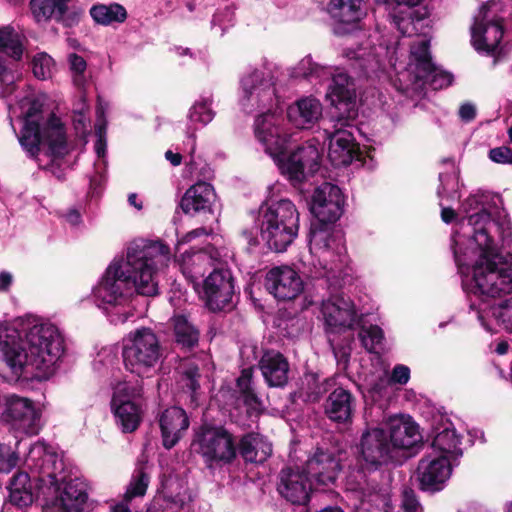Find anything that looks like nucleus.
<instances>
[{
    "label": "nucleus",
    "mask_w": 512,
    "mask_h": 512,
    "mask_svg": "<svg viewBox=\"0 0 512 512\" xmlns=\"http://www.w3.org/2000/svg\"><path fill=\"white\" fill-rule=\"evenodd\" d=\"M1 418L10 427L26 435L40 430L41 409L30 399L17 395L7 396L0 406Z\"/></svg>",
    "instance_id": "13"
},
{
    "label": "nucleus",
    "mask_w": 512,
    "mask_h": 512,
    "mask_svg": "<svg viewBox=\"0 0 512 512\" xmlns=\"http://www.w3.org/2000/svg\"><path fill=\"white\" fill-rule=\"evenodd\" d=\"M26 464L42 474L41 481L44 483L51 478L55 479L56 471L62 468L57 454L43 442H36L30 447Z\"/></svg>",
    "instance_id": "29"
},
{
    "label": "nucleus",
    "mask_w": 512,
    "mask_h": 512,
    "mask_svg": "<svg viewBox=\"0 0 512 512\" xmlns=\"http://www.w3.org/2000/svg\"><path fill=\"white\" fill-rule=\"evenodd\" d=\"M149 484V476L144 469H139L132 476L131 482L124 495L125 501H131L135 497H142L145 495Z\"/></svg>",
    "instance_id": "45"
},
{
    "label": "nucleus",
    "mask_w": 512,
    "mask_h": 512,
    "mask_svg": "<svg viewBox=\"0 0 512 512\" xmlns=\"http://www.w3.org/2000/svg\"><path fill=\"white\" fill-rule=\"evenodd\" d=\"M359 337L363 346L370 352L376 351L383 341V331L378 326L362 328Z\"/></svg>",
    "instance_id": "47"
},
{
    "label": "nucleus",
    "mask_w": 512,
    "mask_h": 512,
    "mask_svg": "<svg viewBox=\"0 0 512 512\" xmlns=\"http://www.w3.org/2000/svg\"><path fill=\"white\" fill-rule=\"evenodd\" d=\"M334 356L337 360L338 365L342 366V368H346L349 357H350V348L349 347H341L334 348Z\"/></svg>",
    "instance_id": "64"
},
{
    "label": "nucleus",
    "mask_w": 512,
    "mask_h": 512,
    "mask_svg": "<svg viewBox=\"0 0 512 512\" xmlns=\"http://www.w3.org/2000/svg\"><path fill=\"white\" fill-rule=\"evenodd\" d=\"M253 369L246 368L241 372L240 377L237 379V387L241 394L252 391L251 389V379H252Z\"/></svg>",
    "instance_id": "61"
},
{
    "label": "nucleus",
    "mask_w": 512,
    "mask_h": 512,
    "mask_svg": "<svg viewBox=\"0 0 512 512\" xmlns=\"http://www.w3.org/2000/svg\"><path fill=\"white\" fill-rule=\"evenodd\" d=\"M14 80L15 76L11 68H9L6 62L0 58V84L5 86L2 91L4 95H10L13 92Z\"/></svg>",
    "instance_id": "52"
},
{
    "label": "nucleus",
    "mask_w": 512,
    "mask_h": 512,
    "mask_svg": "<svg viewBox=\"0 0 512 512\" xmlns=\"http://www.w3.org/2000/svg\"><path fill=\"white\" fill-rule=\"evenodd\" d=\"M238 101L247 113L263 111L255 119L254 134L284 175L293 182H301L317 171L320 153L315 144L306 143L285 155L287 139L280 127L282 120L272 112L279 105V97L270 73L259 69L246 72L240 79Z\"/></svg>",
    "instance_id": "2"
},
{
    "label": "nucleus",
    "mask_w": 512,
    "mask_h": 512,
    "mask_svg": "<svg viewBox=\"0 0 512 512\" xmlns=\"http://www.w3.org/2000/svg\"><path fill=\"white\" fill-rule=\"evenodd\" d=\"M70 0H31V10L37 22L55 19L65 25H71L67 3Z\"/></svg>",
    "instance_id": "35"
},
{
    "label": "nucleus",
    "mask_w": 512,
    "mask_h": 512,
    "mask_svg": "<svg viewBox=\"0 0 512 512\" xmlns=\"http://www.w3.org/2000/svg\"><path fill=\"white\" fill-rule=\"evenodd\" d=\"M498 2L484 4L474 17L471 26V43L479 53L492 54L503 38V24L496 14Z\"/></svg>",
    "instance_id": "12"
},
{
    "label": "nucleus",
    "mask_w": 512,
    "mask_h": 512,
    "mask_svg": "<svg viewBox=\"0 0 512 512\" xmlns=\"http://www.w3.org/2000/svg\"><path fill=\"white\" fill-rule=\"evenodd\" d=\"M22 120L18 140L28 155L36 156L41 145H46L55 157L67 154L66 133L61 120L54 115L45 119L38 102H29Z\"/></svg>",
    "instance_id": "5"
},
{
    "label": "nucleus",
    "mask_w": 512,
    "mask_h": 512,
    "mask_svg": "<svg viewBox=\"0 0 512 512\" xmlns=\"http://www.w3.org/2000/svg\"><path fill=\"white\" fill-rule=\"evenodd\" d=\"M483 195L466 199V220L459 223L454 242V256L462 275L468 282L470 310L487 331L494 330L492 321L512 331V296L496 302V298L512 292V254L498 253L493 234L499 232L502 242L511 237V224L507 219L496 222L486 212Z\"/></svg>",
    "instance_id": "1"
},
{
    "label": "nucleus",
    "mask_w": 512,
    "mask_h": 512,
    "mask_svg": "<svg viewBox=\"0 0 512 512\" xmlns=\"http://www.w3.org/2000/svg\"><path fill=\"white\" fill-rule=\"evenodd\" d=\"M416 80H422L429 83L433 89H442L452 83L453 77L451 74L436 68L432 64V70L427 77H415Z\"/></svg>",
    "instance_id": "50"
},
{
    "label": "nucleus",
    "mask_w": 512,
    "mask_h": 512,
    "mask_svg": "<svg viewBox=\"0 0 512 512\" xmlns=\"http://www.w3.org/2000/svg\"><path fill=\"white\" fill-rule=\"evenodd\" d=\"M402 508L404 512H422V507L412 490H404Z\"/></svg>",
    "instance_id": "56"
},
{
    "label": "nucleus",
    "mask_w": 512,
    "mask_h": 512,
    "mask_svg": "<svg viewBox=\"0 0 512 512\" xmlns=\"http://www.w3.org/2000/svg\"><path fill=\"white\" fill-rule=\"evenodd\" d=\"M162 356V346L151 328L131 331L123 339L122 357L125 368L139 377H149Z\"/></svg>",
    "instance_id": "8"
},
{
    "label": "nucleus",
    "mask_w": 512,
    "mask_h": 512,
    "mask_svg": "<svg viewBox=\"0 0 512 512\" xmlns=\"http://www.w3.org/2000/svg\"><path fill=\"white\" fill-rule=\"evenodd\" d=\"M63 353L58 328L38 316L20 317L12 327L0 322V355L14 374L30 368L48 377Z\"/></svg>",
    "instance_id": "4"
},
{
    "label": "nucleus",
    "mask_w": 512,
    "mask_h": 512,
    "mask_svg": "<svg viewBox=\"0 0 512 512\" xmlns=\"http://www.w3.org/2000/svg\"><path fill=\"white\" fill-rule=\"evenodd\" d=\"M211 233H212V231L208 230L206 228H203V227L196 228V229L186 233L178 240L177 249H179V247L181 245L192 243L193 241H195L198 238L210 236Z\"/></svg>",
    "instance_id": "58"
},
{
    "label": "nucleus",
    "mask_w": 512,
    "mask_h": 512,
    "mask_svg": "<svg viewBox=\"0 0 512 512\" xmlns=\"http://www.w3.org/2000/svg\"><path fill=\"white\" fill-rule=\"evenodd\" d=\"M429 45L430 40L423 36L411 46L409 69L415 72V77H427L432 70Z\"/></svg>",
    "instance_id": "36"
},
{
    "label": "nucleus",
    "mask_w": 512,
    "mask_h": 512,
    "mask_svg": "<svg viewBox=\"0 0 512 512\" xmlns=\"http://www.w3.org/2000/svg\"><path fill=\"white\" fill-rule=\"evenodd\" d=\"M259 367L264 379L270 387H282L287 383L289 364L277 351H266Z\"/></svg>",
    "instance_id": "32"
},
{
    "label": "nucleus",
    "mask_w": 512,
    "mask_h": 512,
    "mask_svg": "<svg viewBox=\"0 0 512 512\" xmlns=\"http://www.w3.org/2000/svg\"><path fill=\"white\" fill-rule=\"evenodd\" d=\"M341 469L340 460L331 452L317 449L306 462L305 472L319 485L335 481Z\"/></svg>",
    "instance_id": "27"
},
{
    "label": "nucleus",
    "mask_w": 512,
    "mask_h": 512,
    "mask_svg": "<svg viewBox=\"0 0 512 512\" xmlns=\"http://www.w3.org/2000/svg\"><path fill=\"white\" fill-rule=\"evenodd\" d=\"M327 9L335 20L333 30L337 35L355 30L358 22L365 16L362 0H332Z\"/></svg>",
    "instance_id": "23"
},
{
    "label": "nucleus",
    "mask_w": 512,
    "mask_h": 512,
    "mask_svg": "<svg viewBox=\"0 0 512 512\" xmlns=\"http://www.w3.org/2000/svg\"><path fill=\"white\" fill-rule=\"evenodd\" d=\"M307 383L315 386L314 389L307 392V400L316 401L320 398V396L326 392V387L323 384H319L317 382V378L314 375H310L306 377Z\"/></svg>",
    "instance_id": "62"
},
{
    "label": "nucleus",
    "mask_w": 512,
    "mask_h": 512,
    "mask_svg": "<svg viewBox=\"0 0 512 512\" xmlns=\"http://www.w3.org/2000/svg\"><path fill=\"white\" fill-rule=\"evenodd\" d=\"M8 490L10 502L15 506L27 507L33 503L32 484L27 473H16L9 483Z\"/></svg>",
    "instance_id": "37"
},
{
    "label": "nucleus",
    "mask_w": 512,
    "mask_h": 512,
    "mask_svg": "<svg viewBox=\"0 0 512 512\" xmlns=\"http://www.w3.org/2000/svg\"><path fill=\"white\" fill-rule=\"evenodd\" d=\"M239 451L246 462L263 463L272 454V444L264 436L251 433L242 437Z\"/></svg>",
    "instance_id": "34"
},
{
    "label": "nucleus",
    "mask_w": 512,
    "mask_h": 512,
    "mask_svg": "<svg viewBox=\"0 0 512 512\" xmlns=\"http://www.w3.org/2000/svg\"><path fill=\"white\" fill-rule=\"evenodd\" d=\"M169 261V248L159 241L130 242L125 256L115 258L93 287L96 304L104 310L123 306L133 289L141 295H157L159 272Z\"/></svg>",
    "instance_id": "3"
},
{
    "label": "nucleus",
    "mask_w": 512,
    "mask_h": 512,
    "mask_svg": "<svg viewBox=\"0 0 512 512\" xmlns=\"http://www.w3.org/2000/svg\"><path fill=\"white\" fill-rule=\"evenodd\" d=\"M81 103L78 108L74 110L73 124L75 130L80 135H85L89 131L90 121L86 117L85 112L88 110V106L85 103L84 95H80Z\"/></svg>",
    "instance_id": "51"
},
{
    "label": "nucleus",
    "mask_w": 512,
    "mask_h": 512,
    "mask_svg": "<svg viewBox=\"0 0 512 512\" xmlns=\"http://www.w3.org/2000/svg\"><path fill=\"white\" fill-rule=\"evenodd\" d=\"M19 462V456L10 445L0 442V473H9Z\"/></svg>",
    "instance_id": "49"
},
{
    "label": "nucleus",
    "mask_w": 512,
    "mask_h": 512,
    "mask_svg": "<svg viewBox=\"0 0 512 512\" xmlns=\"http://www.w3.org/2000/svg\"><path fill=\"white\" fill-rule=\"evenodd\" d=\"M359 454L365 464L373 468L387 464L395 457L387 434L380 428H370L363 432Z\"/></svg>",
    "instance_id": "18"
},
{
    "label": "nucleus",
    "mask_w": 512,
    "mask_h": 512,
    "mask_svg": "<svg viewBox=\"0 0 512 512\" xmlns=\"http://www.w3.org/2000/svg\"><path fill=\"white\" fill-rule=\"evenodd\" d=\"M234 285L228 270H214L204 280L202 298L212 311L224 309L232 300Z\"/></svg>",
    "instance_id": "21"
},
{
    "label": "nucleus",
    "mask_w": 512,
    "mask_h": 512,
    "mask_svg": "<svg viewBox=\"0 0 512 512\" xmlns=\"http://www.w3.org/2000/svg\"><path fill=\"white\" fill-rule=\"evenodd\" d=\"M142 387L137 383L119 382L114 387L111 410L116 425L123 433H132L142 422L144 410L141 403Z\"/></svg>",
    "instance_id": "10"
},
{
    "label": "nucleus",
    "mask_w": 512,
    "mask_h": 512,
    "mask_svg": "<svg viewBox=\"0 0 512 512\" xmlns=\"http://www.w3.org/2000/svg\"><path fill=\"white\" fill-rule=\"evenodd\" d=\"M312 484L309 475L299 469H283L280 473L278 491L282 497L295 505H304L307 503Z\"/></svg>",
    "instance_id": "22"
},
{
    "label": "nucleus",
    "mask_w": 512,
    "mask_h": 512,
    "mask_svg": "<svg viewBox=\"0 0 512 512\" xmlns=\"http://www.w3.org/2000/svg\"><path fill=\"white\" fill-rule=\"evenodd\" d=\"M191 449L203 458L208 467L230 464L237 455L232 434L222 426L208 424L195 431Z\"/></svg>",
    "instance_id": "9"
},
{
    "label": "nucleus",
    "mask_w": 512,
    "mask_h": 512,
    "mask_svg": "<svg viewBox=\"0 0 512 512\" xmlns=\"http://www.w3.org/2000/svg\"><path fill=\"white\" fill-rule=\"evenodd\" d=\"M326 97L338 113L335 119L354 120L357 117L355 87L349 76L343 71L333 73Z\"/></svg>",
    "instance_id": "16"
},
{
    "label": "nucleus",
    "mask_w": 512,
    "mask_h": 512,
    "mask_svg": "<svg viewBox=\"0 0 512 512\" xmlns=\"http://www.w3.org/2000/svg\"><path fill=\"white\" fill-rule=\"evenodd\" d=\"M440 186L437 190L438 197L455 199L458 197L459 179L458 172L453 163H449L445 172L439 174Z\"/></svg>",
    "instance_id": "42"
},
{
    "label": "nucleus",
    "mask_w": 512,
    "mask_h": 512,
    "mask_svg": "<svg viewBox=\"0 0 512 512\" xmlns=\"http://www.w3.org/2000/svg\"><path fill=\"white\" fill-rule=\"evenodd\" d=\"M90 15L97 24L103 26L123 23L127 19L126 9L118 3L94 5L90 9Z\"/></svg>",
    "instance_id": "39"
},
{
    "label": "nucleus",
    "mask_w": 512,
    "mask_h": 512,
    "mask_svg": "<svg viewBox=\"0 0 512 512\" xmlns=\"http://www.w3.org/2000/svg\"><path fill=\"white\" fill-rule=\"evenodd\" d=\"M294 77L307 78L310 81L325 80L331 75V68L320 66L312 61L310 57L303 58L293 70Z\"/></svg>",
    "instance_id": "41"
},
{
    "label": "nucleus",
    "mask_w": 512,
    "mask_h": 512,
    "mask_svg": "<svg viewBox=\"0 0 512 512\" xmlns=\"http://www.w3.org/2000/svg\"><path fill=\"white\" fill-rule=\"evenodd\" d=\"M321 315L326 327L331 332L350 329L357 319L354 303L344 295H332L323 300Z\"/></svg>",
    "instance_id": "17"
},
{
    "label": "nucleus",
    "mask_w": 512,
    "mask_h": 512,
    "mask_svg": "<svg viewBox=\"0 0 512 512\" xmlns=\"http://www.w3.org/2000/svg\"><path fill=\"white\" fill-rule=\"evenodd\" d=\"M212 98L205 97L197 100L190 109L189 119L192 123L207 125L214 118V111L211 108Z\"/></svg>",
    "instance_id": "43"
},
{
    "label": "nucleus",
    "mask_w": 512,
    "mask_h": 512,
    "mask_svg": "<svg viewBox=\"0 0 512 512\" xmlns=\"http://www.w3.org/2000/svg\"><path fill=\"white\" fill-rule=\"evenodd\" d=\"M45 484L53 488L55 496L46 500L44 512H89L87 485L83 480H65L57 474Z\"/></svg>",
    "instance_id": "11"
},
{
    "label": "nucleus",
    "mask_w": 512,
    "mask_h": 512,
    "mask_svg": "<svg viewBox=\"0 0 512 512\" xmlns=\"http://www.w3.org/2000/svg\"><path fill=\"white\" fill-rule=\"evenodd\" d=\"M429 451L457 463L463 454L461 437L451 423L436 429Z\"/></svg>",
    "instance_id": "30"
},
{
    "label": "nucleus",
    "mask_w": 512,
    "mask_h": 512,
    "mask_svg": "<svg viewBox=\"0 0 512 512\" xmlns=\"http://www.w3.org/2000/svg\"><path fill=\"white\" fill-rule=\"evenodd\" d=\"M456 465L445 457H441L430 451L419 461L417 468L418 480L424 490H441L452 474Z\"/></svg>",
    "instance_id": "20"
},
{
    "label": "nucleus",
    "mask_w": 512,
    "mask_h": 512,
    "mask_svg": "<svg viewBox=\"0 0 512 512\" xmlns=\"http://www.w3.org/2000/svg\"><path fill=\"white\" fill-rule=\"evenodd\" d=\"M354 398L348 390L335 389L327 398L325 413L329 419L338 423L351 421Z\"/></svg>",
    "instance_id": "33"
},
{
    "label": "nucleus",
    "mask_w": 512,
    "mask_h": 512,
    "mask_svg": "<svg viewBox=\"0 0 512 512\" xmlns=\"http://www.w3.org/2000/svg\"><path fill=\"white\" fill-rule=\"evenodd\" d=\"M351 121L335 119L332 130L325 129L329 141L328 158L334 166L349 165L358 155V145L348 129Z\"/></svg>",
    "instance_id": "14"
},
{
    "label": "nucleus",
    "mask_w": 512,
    "mask_h": 512,
    "mask_svg": "<svg viewBox=\"0 0 512 512\" xmlns=\"http://www.w3.org/2000/svg\"><path fill=\"white\" fill-rule=\"evenodd\" d=\"M389 442L394 453L400 449H410L421 440L418 426L411 417L394 415L388 418Z\"/></svg>",
    "instance_id": "26"
},
{
    "label": "nucleus",
    "mask_w": 512,
    "mask_h": 512,
    "mask_svg": "<svg viewBox=\"0 0 512 512\" xmlns=\"http://www.w3.org/2000/svg\"><path fill=\"white\" fill-rule=\"evenodd\" d=\"M310 261L314 277H340L346 263L343 234L326 224H312L309 239Z\"/></svg>",
    "instance_id": "7"
},
{
    "label": "nucleus",
    "mask_w": 512,
    "mask_h": 512,
    "mask_svg": "<svg viewBox=\"0 0 512 512\" xmlns=\"http://www.w3.org/2000/svg\"><path fill=\"white\" fill-rule=\"evenodd\" d=\"M409 379L410 369L405 365H396L393 368L391 377L389 379L386 376L381 377L379 383L375 384L371 389L372 391L381 394L389 382L404 385L409 381Z\"/></svg>",
    "instance_id": "46"
},
{
    "label": "nucleus",
    "mask_w": 512,
    "mask_h": 512,
    "mask_svg": "<svg viewBox=\"0 0 512 512\" xmlns=\"http://www.w3.org/2000/svg\"><path fill=\"white\" fill-rule=\"evenodd\" d=\"M241 396L249 413H259L262 410V403L253 391L243 393Z\"/></svg>",
    "instance_id": "60"
},
{
    "label": "nucleus",
    "mask_w": 512,
    "mask_h": 512,
    "mask_svg": "<svg viewBox=\"0 0 512 512\" xmlns=\"http://www.w3.org/2000/svg\"><path fill=\"white\" fill-rule=\"evenodd\" d=\"M344 196L341 189L331 183H323L314 190L311 213L317 218L316 224L331 225L343 213Z\"/></svg>",
    "instance_id": "15"
},
{
    "label": "nucleus",
    "mask_w": 512,
    "mask_h": 512,
    "mask_svg": "<svg viewBox=\"0 0 512 512\" xmlns=\"http://www.w3.org/2000/svg\"><path fill=\"white\" fill-rule=\"evenodd\" d=\"M300 214L287 198L267 199L260 208V237L270 250L283 252L295 240Z\"/></svg>",
    "instance_id": "6"
},
{
    "label": "nucleus",
    "mask_w": 512,
    "mask_h": 512,
    "mask_svg": "<svg viewBox=\"0 0 512 512\" xmlns=\"http://www.w3.org/2000/svg\"><path fill=\"white\" fill-rule=\"evenodd\" d=\"M267 290L279 300H293L304 290V282L299 273L290 266L270 269L265 278Z\"/></svg>",
    "instance_id": "19"
},
{
    "label": "nucleus",
    "mask_w": 512,
    "mask_h": 512,
    "mask_svg": "<svg viewBox=\"0 0 512 512\" xmlns=\"http://www.w3.org/2000/svg\"><path fill=\"white\" fill-rule=\"evenodd\" d=\"M198 368L194 365H190L184 372V381L185 385L189 388V390L195 394L199 388L198 378H199Z\"/></svg>",
    "instance_id": "57"
},
{
    "label": "nucleus",
    "mask_w": 512,
    "mask_h": 512,
    "mask_svg": "<svg viewBox=\"0 0 512 512\" xmlns=\"http://www.w3.org/2000/svg\"><path fill=\"white\" fill-rule=\"evenodd\" d=\"M98 121L96 124V134L98 136V139L95 143V151L98 155V157L104 156L105 149H106V141H105V131H106V125L104 121L102 120L103 111L102 108H98Z\"/></svg>",
    "instance_id": "53"
},
{
    "label": "nucleus",
    "mask_w": 512,
    "mask_h": 512,
    "mask_svg": "<svg viewBox=\"0 0 512 512\" xmlns=\"http://www.w3.org/2000/svg\"><path fill=\"white\" fill-rule=\"evenodd\" d=\"M174 334L178 344L183 347L191 348L197 344L199 339V331L192 325L185 316H175Z\"/></svg>",
    "instance_id": "40"
},
{
    "label": "nucleus",
    "mask_w": 512,
    "mask_h": 512,
    "mask_svg": "<svg viewBox=\"0 0 512 512\" xmlns=\"http://www.w3.org/2000/svg\"><path fill=\"white\" fill-rule=\"evenodd\" d=\"M323 115L321 101L313 96H303L287 108L288 121L297 129H311Z\"/></svg>",
    "instance_id": "25"
},
{
    "label": "nucleus",
    "mask_w": 512,
    "mask_h": 512,
    "mask_svg": "<svg viewBox=\"0 0 512 512\" xmlns=\"http://www.w3.org/2000/svg\"><path fill=\"white\" fill-rule=\"evenodd\" d=\"M219 256L218 251L209 246L196 252H185L179 260V266L183 275L196 284Z\"/></svg>",
    "instance_id": "28"
},
{
    "label": "nucleus",
    "mask_w": 512,
    "mask_h": 512,
    "mask_svg": "<svg viewBox=\"0 0 512 512\" xmlns=\"http://www.w3.org/2000/svg\"><path fill=\"white\" fill-rule=\"evenodd\" d=\"M24 36L11 26L0 28V54H4L13 61H20L23 57Z\"/></svg>",
    "instance_id": "38"
},
{
    "label": "nucleus",
    "mask_w": 512,
    "mask_h": 512,
    "mask_svg": "<svg viewBox=\"0 0 512 512\" xmlns=\"http://www.w3.org/2000/svg\"><path fill=\"white\" fill-rule=\"evenodd\" d=\"M459 116L462 121L470 122L476 116V108L471 103H464L459 108Z\"/></svg>",
    "instance_id": "63"
},
{
    "label": "nucleus",
    "mask_w": 512,
    "mask_h": 512,
    "mask_svg": "<svg viewBox=\"0 0 512 512\" xmlns=\"http://www.w3.org/2000/svg\"><path fill=\"white\" fill-rule=\"evenodd\" d=\"M190 425L189 418L180 407H170L159 415L162 444L166 449L173 448L182 439Z\"/></svg>",
    "instance_id": "24"
},
{
    "label": "nucleus",
    "mask_w": 512,
    "mask_h": 512,
    "mask_svg": "<svg viewBox=\"0 0 512 512\" xmlns=\"http://www.w3.org/2000/svg\"><path fill=\"white\" fill-rule=\"evenodd\" d=\"M32 70L36 78L49 79L55 71V62L47 53L39 52L32 58Z\"/></svg>",
    "instance_id": "44"
},
{
    "label": "nucleus",
    "mask_w": 512,
    "mask_h": 512,
    "mask_svg": "<svg viewBox=\"0 0 512 512\" xmlns=\"http://www.w3.org/2000/svg\"><path fill=\"white\" fill-rule=\"evenodd\" d=\"M489 158L500 164L512 163V150L505 146L493 148L489 151Z\"/></svg>",
    "instance_id": "55"
},
{
    "label": "nucleus",
    "mask_w": 512,
    "mask_h": 512,
    "mask_svg": "<svg viewBox=\"0 0 512 512\" xmlns=\"http://www.w3.org/2000/svg\"><path fill=\"white\" fill-rule=\"evenodd\" d=\"M233 21V13L230 9L225 8L223 11L216 13L212 19V26H219L223 32Z\"/></svg>",
    "instance_id": "59"
},
{
    "label": "nucleus",
    "mask_w": 512,
    "mask_h": 512,
    "mask_svg": "<svg viewBox=\"0 0 512 512\" xmlns=\"http://www.w3.org/2000/svg\"><path fill=\"white\" fill-rule=\"evenodd\" d=\"M392 17L397 29L403 35L411 36L413 32L416 30V24L420 23V20H417L415 22L410 16L399 17L396 14H392Z\"/></svg>",
    "instance_id": "54"
},
{
    "label": "nucleus",
    "mask_w": 512,
    "mask_h": 512,
    "mask_svg": "<svg viewBox=\"0 0 512 512\" xmlns=\"http://www.w3.org/2000/svg\"><path fill=\"white\" fill-rule=\"evenodd\" d=\"M70 70L72 72L73 83L78 88H83L86 83L85 71L87 68L86 61L77 54H70L68 57Z\"/></svg>",
    "instance_id": "48"
},
{
    "label": "nucleus",
    "mask_w": 512,
    "mask_h": 512,
    "mask_svg": "<svg viewBox=\"0 0 512 512\" xmlns=\"http://www.w3.org/2000/svg\"><path fill=\"white\" fill-rule=\"evenodd\" d=\"M215 199L213 186L200 181L187 189L181 199V208L186 214L210 211Z\"/></svg>",
    "instance_id": "31"
}]
</instances>
